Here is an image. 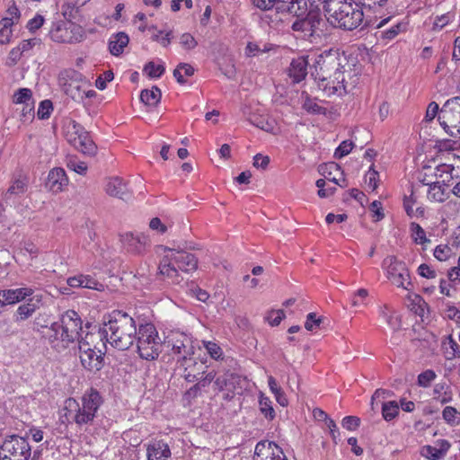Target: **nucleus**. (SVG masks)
I'll list each match as a JSON object with an SVG mask.
<instances>
[{"instance_id": "nucleus-1", "label": "nucleus", "mask_w": 460, "mask_h": 460, "mask_svg": "<svg viewBox=\"0 0 460 460\" xmlns=\"http://www.w3.org/2000/svg\"><path fill=\"white\" fill-rule=\"evenodd\" d=\"M311 70L318 89L327 97L344 95L348 86L354 85L358 79L357 74L352 73L347 57L334 49L318 55Z\"/></svg>"}, {"instance_id": "nucleus-2", "label": "nucleus", "mask_w": 460, "mask_h": 460, "mask_svg": "<svg viewBox=\"0 0 460 460\" xmlns=\"http://www.w3.org/2000/svg\"><path fill=\"white\" fill-rule=\"evenodd\" d=\"M103 403L100 392L91 387L80 400L69 397L65 401L64 417L68 424H75L79 429L86 430L93 425L98 411Z\"/></svg>"}, {"instance_id": "nucleus-3", "label": "nucleus", "mask_w": 460, "mask_h": 460, "mask_svg": "<svg viewBox=\"0 0 460 460\" xmlns=\"http://www.w3.org/2000/svg\"><path fill=\"white\" fill-rule=\"evenodd\" d=\"M103 332L106 341L119 350L129 349L136 340L137 326L128 314L114 310L105 317Z\"/></svg>"}, {"instance_id": "nucleus-4", "label": "nucleus", "mask_w": 460, "mask_h": 460, "mask_svg": "<svg viewBox=\"0 0 460 460\" xmlns=\"http://www.w3.org/2000/svg\"><path fill=\"white\" fill-rule=\"evenodd\" d=\"M323 8L333 27L352 31L363 22V11L353 0H330Z\"/></svg>"}, {"instance_id": "nucleus-5", "label": "nucleus", "mask_w": 460, "mask_h": 460, "mask_svg": "<svg viewBox=\"0 0 460 460\" xmlns=\"http://www.w3.org/2000/svg\"><path fill=\"white\" fill-rule=\"evenodd\" d=\"M160 273L172 280L180 283V272L191 273L198 269L197 257L183 250L168 249L159 263Z\"/></svg>"}, {"instance_id": "nucleus-6", "label": "nucleus", "mask_w": 460, "mask_h": 460, "mask_svg": "<svg viewBox=\"0 0 460 460\" xmlns=\"http://www.w3.org/2000/svg\"><path fill=\"white\" fill-rule=\"evenodd\" d=\"M137 352L141 358L155 359L161 352V340L153 323L140 324L136 335Z\"/></svg>"}, {"instance_id": "nucleus-7", "label": "nucleus", "mask_w": 460, "mask_h": 460, "mask_svg": "<svg viewBox=\"0 0 460 460\" xmlns=\"http://www.w3.org/2000/svg\"><path fill=\"white\" fill-rule=\"evenodd\" d=\"M438 121L447 134L460 137V95L445 102L438 114Z\"/></svg>"}, {"instance_id": "nucleus-8", "label": "nucleus", "mask_w": 460, "mask_h": 460, "mask_svg": "<svg viewBox=\"0 0 460 460\" xmlns=\"http://www.w3.org/2000/svg\"><path fill=\"white\" fill-rule=\"evenodd\" d=\"M67 142L84 155H94L97 151L95 143L84 128L75 120L70 121L65 129Z\"/></svg>"}, {"instance_id": "nucleus-9", "label": "nucleus", "mask_w": 460, "mask_h": 460, "mask_svg": "<svg viewBox=\"0 0 460 460\" xmlns=\"http://www.w3.org/2000/svg\"><path fill=\"white\" fill-rule=\"evenodd\" d=\"M67 142L84 155H94L97 151L95 143L84 128L75 120L70 121L65 129Z\"/></svg>"}, {"instance_id": "nucleus-10", "label": "nucleus", "mask_w": 460, "mask_h": 460, "mask_svg": "<svg viewBox=\"0 0 460 460\" xmlns=\"http://www.w3.org/2000/svg\"><path fill=\"white\" fill-rule=\"evenodd\" d=\"M49 35L57 43H75L84 38L82 26L72 21L59 20L52 22Z\"/></svg>"}, {"instance_id": "nucleus-11", "label": "nucleus", "mask_w": 460, "mask_h": 460, "mask_svg": "<svg viewBox=\"0 0 460 460\" xmlns=\"http://www.w3.org/2000/svg\"><path fill=\"white\" fill-rule=\"evenodd\" d=\"M164 345L170 354L175 358H183L195 354L193 337L180 330H172L164 338Z\"/></svg>"}, {"instance_id": "nucleus-12", "label": "nucleus", "mask_w": 460, "mask_h": 460, "mask_svg": "<svg viewBox=\"0 0 460 460\" xmlns=\"http://www.w3.org/2000/svg\"><path fill=\"white\" fill-rule=\"evenodd\" d=\"M66 74L70 77L69 81L60 83L64 93L76 102H84L85 99L96 97L97 93L91 88L90 83L83 78L82 75L75 71H66Z\"/></svg>"}, {"instance_id": "nucleus-13", "label": "nucleus", "mask_w": 460, "mask_h": 460, "mask_svg": "<svg viewBox=\"0 0 460 460\" xmlns=\"http://www.w3.org/2000/svg\"><path fill=\"white\" fill-rule=\"evenodd\" d=\"M383 267L393 285L409 291L413 288L409 270L403 261H398L394 256H388L384 260Z\"/></svg>"}, {"instance_id": "nucleus-14", "label": "nucleus", "mask_w": 460, "mask_h": 460, "mask_svg": "<svg viewBox=\"0 0 460 460\" xmlns=\"http://www.w3.org/2000/svg\"><path fill=\"white\" fill-rule=\"evenodd\" d=\"M82 330V321L78 314L74 310L66 312L61 317V324L55 330L59 336L62 346L66 348L70 343L78 340L79 332Z\"/></svg>"}, {"instance_id": "nucleus-15", "label": "nucleus", "mask_w": 460, "mask_h": 460, "mask_svg": "<svg viewBox=\"0 0 460 460\" xmlns=\"http://www.w3.org/2000/svg\"><path fill=\"white\" fill-rule=\"evenodd\" d=\"M0 455L1 460H29L31 448L26 438L12 436L4 441Z\"/></svg>"}, {"instance_id": "nucleus-16", "label": "nucleus", "mask_w": 460, "mask_h": 460, "mask_svg": "<svg viewBox=\"0 0 460 460\" xmlns=\"http://www.w3.org/2000/svg\"><path fill=\"white\" fill-rule=\"evenodd\" d=\"M292 24L294 31L303 33L305 38H312L314 36L320 37L323 33V27L325 25L324 20L322 18L319 11H310L305 17L299 18Z\"/></svg>"}, {"instance_id": "nucleus-17", "label": "nucleus", "mask_w": 460, "mask_h": 460, "mask_svg": "<svg viewBox=\"0 0 460 460\" xmlns=\"http://www.w3.org/2000/svg\"><path fill=\"white\" fill-rule=\"evenodd\" d=\"M206 358H200L194 355L183 358H178L176 368L180 371L181 376L189 383H194L200 375L205 374L208 369Z\"/></svg>"}, {"instance_id": "nucleus-18", "label": "nucleus", "mask_w": 460, "mask_h": 460, "mask_svg": "<svg viewBox=\"0 0 460 460\" xmlns=\"http://www.w3.org/2000/svg\"><path fill=\"white\" fill-rule=\"evenodd\" d=\"M16 105H21V120L31 121L35 115V100L30 88H19L12 96Z\"/></svg>"}, {"instance_id": "nucleus-19", "label": "nucleus", "mask_w": 460, "mask_h": 460, "mask_svg": "<svg viewBox=\"0 0 460 460\" xmlns=\"http://www.w3.org/2000/svg\"><path fill=\"white\" fill-rule=\"evenodd\" d=\"M253 460H288L282 448L273 441L261 440L255 446Z\"/></svg>"}, {"instance_id": "nucleus-20", "label": "nucleus", "mask_w": 460, "mask_h": 460, "mask_svg": "<svg viewBox=\"0 0 460 460\" xmlns=\"http://www.w3.org/2000/svg\"><path fill=\"white\" fill-rule=\"evenodd\" d=\"M216 376L214 370L206 371L205 374L200 375L195 384L190 387L183 394V400L190 404L193 400L202 395L207 392V388L212 384Z\"/></svg>"}, {"instance_id": "nucleus-21", "label": "nucleus", "mask_w": 460, "mask_h": 460, "mask_svg": "<svg viewBox=\"0 0 460 460\" xmlns=\"http://www.w3.org/2000/svg\"><path fill=\"white\" fill-rule=\"evenodd\" d=\"M120 242L128 252L141 254L146 251L149 239L144 234H134L128 232L120 235Z\"/></svg>"}, {"instance_id": "nucleus-22", "label": "nucleus", "mask_w": 460, "mask_h": 460, "mask_svg": "<svg viewBox=\"0 0 460 460\" xmlns=\"http://www.w3.org/2000/svg\"><path fill=\"white\" fill-rule=\"evenodd\" d=\"M105 353L92 349L89 347L79 346V358L82 366L88 371H99L102 367Z\"/></svg>"}, {"instance_id": "nucleus-23", "label": "nucleus", "mask_w": 460, "mask_h": 460, "mask_svg": "<svg viewBox=\"0 0 460 460\" xmlns=\"http://www.w3.org/2000/svg\"><path fill=\"white\" fill-rule=\"evenodd\" d=\"M34 293L31 288H7L0 290V306L20 303Z\"/></svg>"}, {"instance_id": "nucleus-24", "label": "nucleus", "mask_w": 460, "mask_h": 460, "mask_svg": "<svg viewBox=\"0 0 460 460\" xmlns=\"http://www.w3.org/2000/svg\"><path fill=\"white\" fill-rule=\"evenodd\" d=\"M319 172L327 181L342 188L347 186L343 171L338 164L334 162L323 164L320 166Z\"/></svg>"}, {"instance_id": "nucleus-25", "label": "nucleus", "mask_w": 460, "mask_h": 460, "mask_svg": "<svg viewBox=\"0 0 460 460\" xmlns=\"http://www.w3.org/2000/svg\"><path fill=\"white\" fill-rule=\"evenodd\" d=\"M106 335L103 332V326L95 332H89L81 341L79 346L89 347L92 349L99 350L105 353L106 350Z\"/></svg>"}, {"instance_id": "nucleus-26", "label": "nucleus", "mask_w": 460, "mask_h": 460, "mask_svg": "<svg viewBox=\"0 0 460 460\" xmlns=\"http://www.w3.org/2000/svg\"><path fill=\"white\" fill-rule=\"evenodd\" d=\"M69 180L63 168L56 167L49 171L47 186L52 192L58 193L64 190L68 185Z\"/></svg>"}, {"instance_id": "nucleus-27", "label": "nucleus", "mask_w": 460, "mask_h": 460, "mask_svg": "<svg viewBox=\"0 0 460 460\" xmlns=\"http://www.w3.org/2000/svg\"><path fill=\"white\" fill-rule=\"evenodd\" d=\"M148 460H169L171 449L167 443L163 440H155L147 447Z\"/></svg>"}, {"instance_id": "nucleus-28", "label": "nucleus", "mask_w": 460, "mask_h": 460, "mask_svg": "<svg viewBox=\"0 0 460 460\" xmlns=\"http://www.w3.org/2000/svg\"><path fill=\"white\" fill-rule=\"evenodd\" d=\"M29 185V177L26 173L22 172L13 174L10 186L7 190V194L12 196H20L27 191Z\"/></svg>"}, {"instance_id": "nucleus-29", "label": "nucleus", "mask_w": 460, "mask_h": 460, "mask_svg": "<svg viewBox=\"0 0 460 460\" xmlns=\"http://www.w3.org/2000/svg\"><path fill=\"white\" fill-rule=\"evenodd\" d=\"M308 60L305 57H299L293 59L289 67V76L293 78L294 83H299L307 75Z\"/></svg>"}, {"instance_id": "nucleus-30", "label": "nucleus", "mask_w": 460, "mask_h": 460, "mask_svg": "<svg viewBox=\"0 0 460 460\" xmlns=\"http://www.w3.org/2000/svg\"><path fill=\"white\" fill-rule=\"evenodd\" d=\"M105 190L110 196L119 199H125L128 196L127 183L119 177L108 179Z\"/></svg>"}, {"instance_id": "nucleus-31", "label": "nucleus", "mask_w": 460, "mask_h": 460, "mask_svg": "<svg viewBox=\"0 0 460 460\" xmlns=\"http://www.w3.org/2000/svg\"><path fill=\"white\" fill-rule=\"evenodd\" d=\"M129 38L125 32H118L111 36L109 40V49L113 56H119L124 48L128 46Z\"/></svg>"}, {"instance_id": "nucleus-32", "label": "nucleus", "mask_w": 460, "mask_h": 460, "mask_svg": "<svg viewBox=\"0 0 460 460\" xmlns=\"http://www.w3.org/2000/svg\"><path fill=\"white\" fill-rule=\"evenodd\" d=\"M37 309L38 305L32 299H29L26 303L18 306L13 315V321L15 323H22L30 318Z\"/></svg>"}, {"instance_id": "nucleus-33", "label": "nucleus", "mask_w": 460, "mask_h": 460, "mask_svg": "<svg viewBox=\"0 0 460 460\" xmlns=\"http://www.w3.org/2000/svg\"><path fill=\"white\" fill-rule=\"evenodd\" d=\"M148 32L150 34V39L153 41L159 43L161 46L166 48L171 44L172 39V31H164L162 30H158L156 26L152 25L149 26Z\"/></svg>"}, {"instance_id": "nucleus-34", "label": "nucleus", "mask_w": 460, "mask_h": 460, "mask_svg": "<svg viewBox=\"0 0 460 460\" xmlns=\"http://www.w3.org/2000/svg\"><path fill=\"white\" fill-rule=\"evenodd\" d=\"M161 90L154 86L151 89H145L140 93V100L147 106L155 107L161 101Z\"/></svg>"}, {"instance_id": "nucleus-35", "label": "nucleus", "mask_w": 460, "mask_h": 460, "mask_svg": "<svg viewBox=\"0 0 460 460\" xmlns=\"http://www.w3.org/2000/svg\"><path fill=\"white\" fill-rule=\"evenodd\" d=\"M259 409L263 417L271 421L276 417V411L273 408L272 402L270 397L261 393L259 396Z\"/></svg>"}, {"instance_id": "nucleus-36", "label": "nucleus", "mask_w": 460, "mask_h": 460, "mask_svg": "<svg viewBox=\"0 0 460 460\" xmlns=\"http://www.w3.org/2000/svg\"><path fill=\"white\" fill-rule=\"evenodd\" d=\"M424 185L429 186V198L438 202H443L447 199V194L445 192V189L439 184L438 181L435 182H425L422 181Z\"/></svg>"}, {"instance_id": "nucleus-37", "label": "nucleus", "mask_w": 460, "mask_h": 460, "mask_svg": "<svg viewBox=\"0 0 460 460\" xmlns=\"http://www.w3.org/2000/svg\"><path fill=\"white\" fill-rule=\"evenodd\" d=\"M305 98L303 102V109L308 113L312 114H325L326 109L318 104L317 100L311 98L305 92L302 93Z\"/></svg>"}, {"instance_id": "nucleus-38", "label": "nucleus", "mask_w": 460, "mask_h": 460, "mask_svg": "<svg viewBox=\"0 0 460 460\" xmlns=\"http://www.w3.org/2000/svg\"><path fill=\"white\" fill-rule=\"evenodd\" d=\"M194 71L195 70L191 65L187 63H180L173 71V76L179 84H183L186 83L183 75L189 77L194 75Z\"/></svg>"}, {"instance_id": "nucleus-39", "label": "nucleus", "mask_w": 460, "mask_h": 460, "mask_svg": "<svg viewBox=\"0 0 460 460\" xmlns=\"http://www.w3.org/2000/svg\"><path fill=\"white\" fill-rule=\"evenodd\" d=\"M21 19V12L16 3L12 0L9 2L4 16L1 20H5L7 23L17 24Z\"/></svg>"}, {"instance_id": "nucleus-40", "label": "nucleus", "mask_w": 460, "mask_h": 460, "mask_svg": "<svg viewBox=\"0 0 460 460\" xmlns=\"http://www.w3.org/2000/svg\"><path fill=\"white\" fill-rule=\"evenodd\" d=\"M164 72L165 67L163 64H155L153 61L147 62L143 68V73L150 78H160Z\"/></svg>"}, {"instance_id": "nucleus-41", "label": "nucleus", "mask_w": 460, "mask_h": 460, "mask_svg": "<svg viewBox=\"0 0 460 460\" xmlns=\"http://www.w3.org/2000/svg\"><path fill=\"white\" fill-rule=\"evenodd\" d=\"M399 414V404L395 401H389L382 404V415L386 421L394 420Z\"/></svg>"}, {"instance_id": "nucleus-42", "label": "nucleus", "mask_w": 460, "mask_h": 460, "mask_svg": "<svg viewBox=\"0 0 460 460\" xmlns=\"http://www.w3.org/2000/svg\"><path fill=\"white\" fill-rule=\"evenodd\" d=\"M410 230L414 243L418 244L430 243V240L426 236L424 229L419 224L412 222L410 226Z\"/></svg>"}, {"instance_id": "nucleus-43", "label": "nucleus", "mask_w": 460, "mask_h": 460, "mask_svg": "<svg viewBox=\"0 0 460 460\" xmlns=\"http://www.w3.org/2000/svg\"><path fill=\"white\" fill-rule=\"evenodd\" d=\"M79 8V5H76L72 0H66L62 5L61 13L66 21H72L75 19Z\"/></svg>"}, {"instance_id": "nucleus-44", "label": "nucleus", "mask_w": 460, "mask_h": 460, "mask_svg": "<svg viewBox=\"0 0 460 460\" xmlns=\"http://www.w3.org/2000/svg\"><path fill=\"white\" fill-rule=\"evenodd\" d=\"M349 195L356 199L363 208L367 206L369 212L374 213V202L369 203L366 194L358 189H351Z\"/></svg>"}, {"instance_id": "nucleus-45", "label": "nucleus", "mask_w": 460, "mask_h": 460, "mask_svg": "<svg viewBox=\"0 0 460 460\" xmlns=\"http://www.w3.org/2000/svg\"><path fill=\"white\" fill-rule=\"evenodd\" d=\"M66 167L80 175H85L88 170L87 164L75 157H69L66 161Z\"/></svg>"}, {"instance_id": "nucleus-46", "label": "nucleus", "mask_w": 460, "mask_h": 460, "mask_svg": "<svg viewBox=\"0 0 460 460\" xmlns=\"http://www.w3.org/2000/svg\"><path fill=\"white\" fill-rule=\"evenodd\" d=\"M13 24L7 23L5 20H0V43L7 44L13 36Z\"/></svg>"}, {"instance_id": "nucleus-47", "label": "nucleus", "mask_w": 460, "mask_h": 460, "mask_svg": "<svg viewBox=\"0 0 460 460\" xmlns=\"http://www.w3.org/2000/svg\"><path fill=\"white\" fill-rule=\"evenodd\" d=\"M442 415L446 422L450 425L460 423V413H458L456 409L452 406L445 407L442 411Z\"/></svg>"}, {"instance_id": "nucleus-48", "label": "nucleus", "mask_w": 460, "mask_h": 460, "mask_svg": "<svg viewBox=\"0 0 460 460\" xmlns=\"http://www.w3.org/2000/svg\"><path fill=\"white\" fill-rule=\"evenodd\" d=\"M379 316L390 326L392 330H398L401 327L399 317L394 313L382 310Z\"/></svg>"}, {"instance_id": "nucleus-49", "label": "nucleus", "mask_w": 460, "mask_h": 460, "mask_svg": "<svg viewBox=\"0 0 460 460\" xmlns=\"http://www.w3.org/2000/svg\"><path fill=\"white\" fill-rule=\"evenodd\" d=\"M203 346L212 358L216 360L222 358L223 350L217 343L210 341H203Z\"/></svg>"}, {"instance_id": "nucleus-50", "label": "nucleus", "mask_w": 460, "mask_h": 460, "mask_svg": "<svg viewBox=\"0 0 460 460\" xmlns=\"http://www.w3.org/2000/svg\"><path fill=\"white\" fill-rule=\"evenodd\" d=\"M53 111V104L49 100L41 101L39 104L37 115L40 119H46L50 117Z\"/></svg>"}, {"instance_id": "nucleus-51", "label": "nucleus", "mask_w": 460, "mask_h": 460, "mask_svg": "<svg viewBox=\"0 0 460 460\" xmlns=\"http://www.w3.org/2000/svg\"><path fill=\"white\" fill-rule=\"evenodd\" d=\"M436 377L437 375L433 370L427 369L418 376V385L421 387H429Z\"/></svg>"}, {"instance_id": "nucleus-52", "label": "nucleus", "mask_w": 460, "mask_h": 460, "mask_svg": "<svg viewBox=\"0 0 460 460\" xmlns=\"http://www.w3.org/2000/svg\"><path fill=\"white\" fill-rule=\"evenodd\" d=\"M285 318V313L283 310H271L268 312L265 319L270 326H278L281 321Z\"/></svg>"}, {"instance_id": "nucleus-53", "label": "nucleus", "mask_w": 460, "mask_h": 460, "mask_svg": "<svg viewBox=\"0 0 460 460\" xmlns=\"http://www.w3.org/2000/svg\"><path fill=\"white\" fill-rule=\"evenodd\" d=\"M180 44L185 50L194 49L198 46V41L190 33L185 32L180 36Z\"/></svg>"}, {"instance_id": "nucleus-54", "label": "nucleus", "mask_w": 460, "mask_h": 460, "mask_svg": "<svg viewBox=\"0 0 460 460\" xmlns=\"http://www.w3.org/2000/svg\"><path fill=\"white\" fill-rule=\"evenodd\" d=\"M353 148V143L349 140L342 141L339 146L335 149L334 157L341 159L348 155Z\"/></svg>"}, {"instance_id": "nucleus-55", "label": "nucleus", "mask_w": 460, "mask_h": 460, "mask_svg": "<svg viewBox=\"0 0 460 460\" xmlns=\"http://www.w3.org/2000/svg\"><path fill=\"white\" fill-rule=\"evenodd\" d=\"M114 78L113 72L111 70H107L104 73L101 74L95 80V86L99 90H104L107 87V84L112 81Z\"/></svg>"}, {"instance_id": "nucleus-56", "label": "nucleus", "mask_w": 460, "mask_h": 460, "mask_svg": "<svg viewBox=\"0 0 460 460\" xmlns=\"http://www.w3.org/2000/svg\"><path fill=\"white\" fill-rule=\"evenodd\" d=\"M421 455L429 460H439L444 457L438 448L429 445L422 447Z\"/></svg>"}, {"instance_id": "nucleus-57", "label": "nucleus", "mask_w": 460, "mask_h": 460, "mask_svg": "<svg viewBox=\"0 0 460 460\" xmlns=\"http://www.w3.org/2000/svg\"><path fill=\"white\" fill-rule=\"evenodd\" d=\"M433 254L437 260H438L440 261H445L451 256L452 250L447 244H445V245L440 244L435 248Z\"/></svg>"}, {"instance_id": "nucleus-58", "label": "nucleus", "mask_w": 460, "mask_h": 460, "mask_svg": "<svg viewBox=\"0 0 460 460\" xmlns=\"http://www.w3.org/2000/svg\"><path fill=\"white\" fill-rule=\"evenodd\" d=\"M360 425V419L357 416H346L341 420L343 429L349 431L356 430Z\"/></svg>"}, {"instance_id": "nucleus-59", "label": "nucleus", "mask_w": 460, "mask_h": 460, "mask_svg": "<svg viewBox=\"0 0 460 460\" xmlns=\"http://www.w3.org/2000/svg\"><path fill=\"white\" fill-rule=\"evenodd\" d=\"M232 376L231 374L225 373L220 376H216L215 379L212 383H214V387L217 392H222L226 389L229 383V378Z\"/></svg>"}, {"instance_id": "nucleus-60", "label": "nucleus", "mask_w": 460, "mask_h": 460, "mask_svg": "<svg viewBox=\"0 0 460 460\" xmlns=\"http://www.w3.org/2000/svg\"><path fill=\"white\" fill-rule=\"evenodd\" d=\"M368 292L365 288L358 289L351 297V305L358 307L366 304Z\"/></svg>"}, {"instance_id": "nucleus-61", "label": "nucleus", "mask_w": 460, "mask_h": 460, "mask_svg": "<svg viewBox=\"0 0 460 460\" xmlns=\"http://www.w3.org/2000/svg\"><path fill=\"white\" fill-rule=\"evenodd\" d=\"M453 170H454V167L452 165L446 164H439L438 166L436 167L434 175L436 176V178H443L444 174H446V175L449 174V178L443 179V182H445L446 181H449L450 179L453 178V176H452Z\"/></svg>"}, {"instance_id": "nucleus-62", "label": "nucleus", "mask_w": 460, "mask_h": 460, "mask_svg": "<svg viewBox=\"0 0 460 460\" xmlns=\"http://www.w3.org/2000/svg\"><path fill=\"white\" fill-rule=\"evenodd\" d=\"M323 319L321 317H317L315 313H309L306 316V321L305 323V328L307 331L312 332L316 327H319Z\"/></svg>"}, {"instance_id": "nucleus-63", "label": "nucleus", "mask_w": 460, "mask_h": 460, "mask_svg": "<svg viewBox=\"0 0 460 460\" xmlns=\"http://www.w3.org/2000/svg\"><path fill=\"white\" fill-rule=\"evenodd\" d=\"M22 53L17 47L12 49L6 58L5 65L8 66H15L22 57Z\"/></svg>"}, {"instance_id": "nucleus-64", "label": "nucleus", "mask_w": 460, "mask_h": 460, "mask_svg": "<svg viewBox=\"0 0 460 460\" xmlns=\"http://www.w3.org/2000/svg\"><path fill=\"white\" fill-rule=\"evenodd\" d=\"M45 19L41 14H36L33 18L30 19L27 22V29L33 32L39 30L44 23Z\"/></svg>"}]
</instances>
